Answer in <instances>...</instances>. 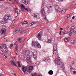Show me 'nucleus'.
<instances>
[{"label": "nucleus", "instance_id": "obj_1", "mask_svg": "<svg viewBox=\"0 0 76 76\" xmlns=\"http://www.w3.org/2000/svg\"><path fill=\"white\" fill-rule=\"evenodd\" d=\"M32 46L33 47H35V48H41V46L39 45V43L37 42H35L34 41L32 42Z\"/></svg>", "mask_w": 76, "mask_h": 76}, {"label": "nucleus", "instance_id": "obj_2", "mask_svg": "<svg viewBox=\"0 0 76 76\" xmlns=\"http://www.w3.org/2000/svg\"><path fill=\"white\" fill-rule=\"evenodd\" d=\"M42 12V16L44 17V18L45 19V20H47V17L46 15H45V10H44V8H43L42 10H41Z\"/></svg>", "mask_w": 76, "mask_h": 76}, {"label": "nucleus", "instance_id": "obj_3", "mask_svg": "<svg viewBox=\"0 0 76 76\" xmlns=\"http://www.w3.org/2000/svg\"><path fill=\"white\" fill-rule=\"evenodd\" d=\"M14 46H15L14 51L16 53H17V52H18V46L19 45L17 42H15L14 44Z\"/></svg>", "mask_w": 76, "mask_h": 76}, {"label": "nucleus", "instance_id": "obj_4", "mask_svg": "<svg viewBox=\"0 0 76 76\" xmlns=\"http://www.w3.org/2000/svg\"><path fill=\"white\" fill-rule=\"evenodd\" d=\"M0 32L1 34L3 35H4L6 34V29L4 28H3L1 29L0 31Z\"/></svg>", "mask_w": 76, "mask_h": 76}, {"label": "nucleus", "instance_id": "obj_5", "mask_svg": "<svg viewBox=\"0 0 76 76\" xmlns=\"http://www.w3.org/2000/svg\"><path fill=\"white\" fill-rule=\"evenodd\" d=\"M10 63L12 64V65H13L14 66H17L15 64V61H14V60L13 58H11L10 59Z\"/></svg>", "mask_w": 76, "mask_h": 76}, {"label": "nucleus", "instance_id": "obj_6", "mask_svg": "<svg viewBox=\"0 0 76 76\" xmlns=\"http://www.w3.org/2000/svg\"><path fill=\"white\" fill-rule=\"evenodd\" d=\"M55 62L56 64H57V65H60V63H61L60 60L58 58L56 59V60L55 61Z\"/></svg>", "mask_w": 76, "mask_h": 76}, {"label": "nucleus", "instance_id": "obj_7", "mask_svg": "<svg viewBox=\"0 0 76 76\" xmlns=\"http://www.w3.org/2000/svg\"><path fill=\"white\" fill-rule=\"evenodd\" d=\"M55 8L56 11H58V12H61V10L58 7V5H56Z\"/></svg>", "mask_w": 76, "mask_h": 76}, {"label": "nucleus", "instance_id": "obj_8", "mask_svg": "<svg viewBox=\"0 0 76 76\" xmlns=\"http://www.w3.org/2000/svg\"><path fill=\"white\" fill-rule=\"evenodd\" d=\"M7 22H8L7 20H2L0 21L1 23L2 24H5L6 23H7Z\"/></svg>", "mask_w": 76, "mask_h": 76}, {"label": "nucleus", "instance_id": "obj_9", "mask_svg": "<svg viewBox=\"0 0 76 76\" xmlns=\"http://www.w3.org/2000/svg\"><path fill=\"white\" fill-rule=\"evenodd\" d=\"M28 69V67H24L23 66H22V70L23 72L24 73L26 72V70Z\"/></svg>", "mask_w": 76, "mask_h": 76}, {"label": "nucleus", "instance_id": "obj_10", "mask_svg": "<svg viewBox=\"0 0 76 76\" xmlns=\"http://www.w3.org/2000/svg\"><path fill=\"white\" fill-rule=\"evenodd\" d=\"M28 26H31V28H33V27H35V26L36 24H34V23H30L28 24Z\"/></svg>", "mask_w": 76, "mask_h": 76}, {"label": "nucleus", "instance_id": "obj_11", "mask_svg": "<svg viewBox=\"0 0 76 76\" xmlns=\"http://www.w3.org/2000/svg\"><path fill=\"white\" fill-rule=\"evenodd\" d=\"M71 31L73 32V34L75 33L76 32V29L75 28L74 26H73L72 28Z\"/></svg>", "mask_w": 76, "mask_h": 76}, {"label": "nucleus", "instance_id": "obj_12", "mask_svg": "<svg viewBox=\"0 0 76 76\" xmlns=\"http://www.w3.org/2000/svg\"><path fill=\"white\" fill-rule=\"evenodd\" d=\"M53 53L54 56H58V54H57V50H54L53 49Z\"/></svg>", "mask_w": 76, "mask_h": 76}, {"label": "nucleus", "instance_id": "obj_13", "mask_svg": "<svg viewBox=\"0 0 76 76\" xmlns=\"http://www.w3.org/2000/svg\"><path fill=\"white\" fill-rule=\"evenodd\" d=\"M22 1L24 4H28L29 3L28 0H23Z\"/></svg>", "mask_w": 76, "mask_h": 76}, {"label": "nucleus", "instance_id": "obj_14", "mask_svg": "<svg viewBox=\"0 0 76 76\" xmlns=\"http://www.w3.org/2000/svg\"><path fill=\"white\" fill-rule=\"evenodd\" d=\"M8 20H12L13 19V17L12 15H8L7 17Z\"/></svg>", "mask_w": 76, "mask_h": 76}, {"label": "nucleus", "instance_id": "obj_15", "mask_svg": "<svg viewBox=\"0 0 76 76\" xmlns=\"http://www.w3.org/2000/svg\"><path fill=\"white\" fill-rule=\"evenodd\" d=\"M37 53L36 52H34L33 53V56H34V59L35 60L37 59Z\"/></svg>", "mask_w": 76, "mask_h": 76}, {"label": "nucleus", "instance_id": "obj_16", "mask_svg": "<svg viewBox=\"0 0 76 76\" xmlns=\"http://www.w3.org/2000/svg\"><path fill=\"white\" fill-rule=\"evenodd\" d=\"M31 58L30 57H28L27 58V60L28 61L29 63H32V61H31Z\"/></svg>", "mask_w": 76, "mask_h": 76}, {"label": "nucleus", "instance_id": "obj_17", "mask_svg": "<svg viewBox=\"0 0 76 76\" xmlns=\"http://www.w3.org/2000/svg\"><path fill=\"white\" fill-rule=\"evenodd\" d=\"M75 5H76L75 4H72V5L71 6V8H72V9H75V8H76V7L75 6Z\"/></svg>", "mask_w": 76, "mask_h": 76}, {"label": "nucleus", "instance_id": "obj_18", "mask_svg": "<svg viewBox=\"0 0 76 76\" xmlns=\"http://www.w3.org/2000/svg\"><path fill=\"white\" fill-rule=\"evenodd\" d=\"M15 31H16L17 32H19L20 31H22V29L20 28H17L16 29H15Z\"/></svg>", "mask_w": 76, "mask_h": 76}, {"label": "nucleus", "instance_id": "obj_19", "mask_svg": "<svg viewBox=\"0 0 76 76\" xmlns=\"http://www.w3.org/2000/svg\"><path fill=\"white\" fill-rule=\"evenodd\" d=\"M29 31V30L28 29H26L25 30H23L22 29V31L20 32V33H22V32H24V33H27Z\"/></svg>", "mask_w": 76, "mask_h": 76}, {"label": "nucleus", "instance_id": "obj_20", "mask_svg": "<svg viewBox=\"0 0 76 76\" xmlns=\"http://www.w3.org/2000/svg\"><path fill=\"white\" fill-rule=\"evenodd\" d=\"M33 69L34 67H33V66H30L29 67V69L27 71V72H29V70H33Z\"/></svg>", "mask_w": 76, "mask_h": 76}, {"label": "nucleus", "instance_id": "obj_21", "mask_svg": "<svg viewBox=\"0 0 76 76\" xmlns=\"http://www.w3.org/2000/svg\"><path fill=\"white\" fill-rule=\"evenodd\" d=\"M39 16V15L38 14H34V17L36 18H38Z\"/></svg>", "mask_w": 76, "mask_h": 76}, {"label": "nucleus", "instance_id": "obj_22", "mask_svg": "<svg viewBox=\"0 0 76 76\" xmlns=\"http://www.w3.org/2000/svg\"><path fill=\"white\" fill-rule=\"evenodd\" d=\"M57 46L56 44L54 45L53 49L54 50H57Z\"/></svg>", "mask_w": 76, "mask_h": 76}, {"label": "nucleus", "instance_id": "obj_23", "mask_svg": "<svg viewBox=\"0 0 76 76\" xmlns=\"http://www.w3.org/2000/svg\"><path fill=\"white\" fill-rule=\"evenodd\" d=\"M48 74L50 75H52L53 74V71L52 70H50L48 72Z\"/></svg>", "mask_w": 76, "mask_h": 76}, {"label": "nucleus", "instance_id": "obj_24", "mask_svg": "<svg viewBox=\"0 0 76 76\" xmlns=\"http://www.w3.org/2000/svg\"><path fill=\"white\" fill-rule=\"evenodd\" d=\"M42 34V33L41 31H40L39 33H38L37 34V37H39L40 36H41V35Z\"/></svg>", "mask_w": 76, "mask_h": 76}, {"label": "nucleus", "instance_id": "obj_25", "mask_svg": "<svg viewBox=\"0 0 76 76\" xmlns=\"http://www.w3.org/2000/svg\"><path fill=\"white\" fill-rule=\"evenodd\" d=\"M5 53H8V55H9V56H10V55L11 54V53H10V51H9V50H5Z\"/></svg>", "mask_w": 76, "mask_h": 76}, {"label": "nucleus", "instance_id": "obj_26", "mask_svg": "<svg viewBox=\"0 0 76 76\" xmlns=\"http://www.w3.org/2000/svg\"><path fill=\"white\" fill-rule=\"evenodd\" d=\"M69 40H70V37H68L67 38H65L64 39V41H65V42H67L68 41H69Z\"/></svg>", "mask_w": 76, "mask_h": 76}, {"label": "nucleus", "instance_id": "obj_27", "mask_svg": "<svg viewBox=\"0 0 76 76\" xmlns=\"http://www.w3.org/2000/svg\"><path fill=\"white\" fill-rule=\"evenodd\" d=\"M71 72V73L73 75H75V74H76V71H74V69L73 70H72L70 71Z\"/></svg>", "mask_w": 76, "mask_h": 76}, {"label": "nucleus", "instance_id": "obj_28", "mask_svg": "<svg viewBox=\"0 0 76 76\" xmlns=\"http://www.w3.org/2000/svg\"><path fill=\"white\" fill-rule=\"evenodd\" d=\"M8 16H5L4 17V20H7L8 18H7Z\"/></svg>", "mask_w": 76, "mask_h": 76}, {"label": "nucleus", "instance_id": "obj_29", "mask_svg": "<svg viewBox=\"0 0 76 76\" xmlns=\"http://www.w3.org/2000/svg\"><path fill=\"white\" fill-rule=\"evenodd\" d=\"M71 44H73L74 45H75V42H74V41L73 40H72L71 41Z\"/></svg>", "mask_w": 76, "mask_h": 76}, {"label": "nucleus", "instance_id": "obj_30", "mask_svg": "<svg viewBox=\"0 0 76 76\" xmlns=\"http://www.w3.org/2000/svg\"><path fill=\"white\" fill-rule=\"evenodd\" d=\"M52 41H53V40L52 39V38H50V39H48V42H49V43H51V42Z\"/></svg>", "mask_w": 76, "mask_h": 76}, {"label": "nucleus", "instance_id": "obj_31", "mask_svg": "<svg viewBox=\"0 0 76 76\" xmlns=\"http://www.w3.org/2000/svg\"><path fill=\"white\" fill-rule=\"evenodd\" d=\"M4 48L6 49V50L7 49V47L6 46V45L4 44Z\"/></svg>", "mask_w": 76, "mask_h": 76}, {"label": "nucleus", "instance_id": "obj_32", "mask_svg": "<svg viewBox=\"0 0 76 76\" xmlns=\"http://www.w3.org/2000/svg\"><path fill=\"white\" fill-rule=\"evenodd\" d=\"M20 6L21 7H22V8H23L24 9V8L25 7V5H24L23 4H21Z\"/></svg>", "mask_w": 76, "mask_h": 76}, {"label": "nucleus", "instance_id": "obj_33", "mask_svg": "<svg viewBox=\"0 0 76 76\" xmlns=\"http://www.w3.org/2000/svg\"><path fill=\"white\" fill-rule=\"evenodd\" d=\"M18 40L19 41V43H20L22 41V39L21 38H20L18 39Z\"/></svg>", "mask_w": 76, "mask_h": 76}, {"label": "nucleus", "instance_id": "obj_34", "mask_svg": "<svg viewBox=\"0 0 76 76\" xmlns=\"http://www.w3.org/2000/svg\"><path fill=\"white\" fill-rule=\"evenodd\" d=\"M0 53L1 54H2V55H4V53H3V52L2 51V50H0Z\"/></svg>", "mask_w": 76, "mask_h": 76}, {"label": "nucleus", "instance_id": "obj_35", "mask_svg": "<svg viewBox=\"0 0 76 76\" xmlns=\"http://www.w3.org/2000/svg\"><path fill=\"white\" fill-rule=\"evenodd\" d=\"M15 12L16 13H18L19 12H20V10H16L15 11Z\"/></svg>", "mask_w": 76, "mask_h": 76}, {"label": "nucleus", "instance_id": "obj_36", "mask_svg": "<svg viewBox=\"0 0 76 76\" xmlns=\"http://www.w3.org/2000/svg\"><path fill=\"white\" fill-rule=\"evenodd\" d=\"M66 12V10H64L61 11V13L62 14H64Z\"/></svg>", "mask_w": 76, "mask_h": 76}, {"label": "nucleus", "instance_id": "obj_37", "mask_svg": "<svg viewBox=\"0 0 76 76\" xmlns=\"http://www.w3.org/2000/svg\"><path fill=\"white\" fill-rule=\"evenodd\" d=\"M72 34H73V32L71 30L69 32V35L70 36L72 35Z\"/></svg>", "mask_w": 76, "mask_h": 76}, {"label": "nucleus", "instance_id": "obj_38", "mask_svg": "<svg viewBox=\"0 0 76 76\" xmlns=\"http://www.w3.org/2000/svg\"><path fill=\"white\" fill-rule=\"evenodd\" d=\"M72 70H74V69H73V68H72V66H70V72H71V71H72Z\"/></svg>", "mask_w": 76, "mask_h": 76}, {"label": "nucleus", "instance_id": "obj_39", "mask_svg": "<svg viewBox=\"0 0 76 76\" xmlns=\"http://www.w3.org/2000/svg\"><path fill=\"white\" fill-rule=\"evenodd\" d=\"M67 32V31H66V30H65L64 32V33H63V35H64V34H66Z\"/></svg>", "mask_w": 76, "mask_h": 76}, {"label": "nucleus", "instance_id": "obj_40", "mask_svg": "<svg viewBox=\"0 0 76 76\" xmlns=\"http://www.w3.org/2000/svg\"><path fill=\"white\" fill-rule=\"evenodd\" d=\"M24 23L25 25H26V24H28V23L27 21H24Z\"/></svg>", "mask_w": 76, "mask_h": 76}, {"label": "nucleus", "instance_id": "obj_41", "mask_svg": "<svg viewBox=\"0 0 76 76\" xmlns=\"http://www.w3.org/2000/svg\"><path fill=\"white\" fill-rule=\"evenodd\" d=\"M17 32H16V31L15 30V31H13V34H14V35H15V34H16V33H17Z\"/></svg>", "mask_w": 76, "mask_h": 76}, {"label": "nucleus", "instance_id": "obj_42", "mask_svg": "<svg viewBox=\"0 0 76 76\" xmlns=\"http://www.w3.org/2000/svg\"><path fill=\"white\" fill-rule=\"evenodd\" d=\"M4 58H7V56L6 55H4Z\"/></svg>", "mask_w": 76, "mask_h": 76}, {"label": "nucleus", "instance_id": "obj_43", "mask_svg": "<svg viewBox=\"0 0 76 76\" xmlns=\"http://www.w3.org/2000/svg\"><path fill=\"white\" fill-rule=\"evenodd\" d=\"M18 66L19 67H21V66H20V63H18Z\"/></svg>", "mask_w": 76, "mask_h": 76}, {"label": "nucleus", "instance_id": "obj_44", "mask_svg": "<svg viewBox=\"0 0 76 76\" xmlns=\"http://www.w3.org/2000/svg\"><path fill=\"white\" fill-rule=\"evenodd\" d=\"M24 9H25L27 11V12H28V9H27V8H26L25 7L24 8Z\"/></svg>", "mask_w": 76, "mask_h": 76}, {"label": "nucleus", "instance_id": "obj_45", "mask_svg": "<svg viewBox=\"0 0 76 76\" xmlns=\"http://www.w3.org/2000/svg\"><path fill=\"white\" fill-rule=\"evenodd\" d=\"M69 17H70V15L69 14H68L67 15V18H69Z\"/></svg>", "mask_w": 76, "mask_h": 76}, {"label": "nucleus", "instance_id": "obj_46", "mask_svg": "<svg viewBox=\"0 0 76 76\" xmlns=\"http://www.w3.org/2000/svg\"><path fill=\"white\" fill-rule=\"evenodd\" d=\"M47 58H44L43 60V61H46V60H47Z\"/></svg>", "mask_w": 76, "mask_h": 76}, {"label": "nucleus", "instance_id": "obj_47", "mask_svg": "<svg viewBox=\"0 0 76 76\" xmlns=\"http://www.w3.org/2000/svg\"><path fill=\"white\" fill-rule=\"evenodd\" d=\"M51 7H52V6H50V7H48V9H50V8H51Z\"/></svg>", "mask_w": 76, "mask_h": 76}, {"label": "nucleus", "instance_id": "obj_48", "mask_svg": "<svg viewBox=\"0 0 76 76\" xmlns=\"http://www.w3.org/2000/svg\"><path fill=\"white\" fill-rule=\"evenodd\" d=\"M11 73H12V74H14V72L13 71H12L11 72Z\"/></svg>", "mask_w": 76, "mask_h": 76}, {"label": "nucleus", "instance_id": "obj_49", "mask_svg": "<svg viewBox=\"0 0 76 76\" xmlns=\"http://www.w3.org/2000/svg\"><path fill=\"white\" fill-rule=\"evenodd\" d=\"M24 54H24L23 53H21V56H24Z\"/></svg>", "mask_w": 76, "mask_h": 76}, {"label": "nucleus", "instance_id": "obj_50", "mask_svg": "<svg viewBox=\"0 0 76 76\" xmlns=\"http://www.w3.org/2000/svg\"><path fill=\"white\" fill-rule=\"evenodd\" d=\"M15 10H17V8L16 7H15V8L14 9V10L15 11Z\"/></svg>", "mask_w": 76, "mask_h": 76}, {"label": "nucleus", "instance_id": "obj_51", "mask_svg": "<svg viewBox=\"0 0 76 76\" xmlns=\"http://www.w3.org/2000/svg\"><path fill=\"white\" fill-rule=\"evenodd\" d=\"M13 44H11L10 45V46L11 47H13Z\"/></svg>", "mask_w": 76, "mask_h": 76}, {"label": "nucleus", "instance_id": "obj_52", "mask_svg": "<svg viewBox=\"0 0 76 76\" xmlns=\"http://www.w3.org/2000/svg\"><path fill=\"white\" fill-rule=\"evenodd\" d=\"M0 76H4V74L0 75Z\"/></svg>", "mask_w": 76, "mask_h": 76}, {"label": "nucleus", "instance_id": "obj_53", "mask_svg": "<svg viewBox=\"0 0 76 76\" xmlns=\"http://www.w3.org/2000/svg\"><path fill=\"white\" fill-rule=\"evenodd\" d=\"M72 19H75V16H73V17H72Z\"/></svg>", "mask_w": 76, "mask_h": 76}, {"label": "nucleus", "instance_id": "obj_54", "mask_svg": "<svg viewBox=\"0 0 76 76\" xmlns=\"http://www.w3.org/2000/svg\"><path fill=\"white\" fill-rule=\"evenodd\" d=\"M58 1H63V0H58Z\"/></svg>", "mask_w": 76, "mask_h": 76}, {"label": "nucleus", "instance_id": "obj_55", "mask_svg": "<svg viewBox=\"0 0 76 76\" xmlns=\"http://www.w3.org/2000/svg\"><path fill=\"white\" fill-rule=\"evenodd\" d=\"M64 66V64H62V67H63V66Z\"/></svg>", "mask_w": 76, "mask_h": 76}, {"label": "nucleus", "instance_id": "obj_56", "mask_svg": "<svg viewBox=\"0 0 76 76\" xmlns=\"http://www.w3.org/2000/svg\"><path fill=\"white\" fill-rule=\"evenodd\" d=\"M2 47H3L2 46H0V49H2Z\"/></svg>", "mask_w": 76, "mask_h": 76}, {"label": "nucleus", "instance_id": "obj_57", "mask_svg": "<svg viewBox=\"0 0 76 76\" xmlns=\"http://www.w3.org/2000/svg\"><path fill=\"white\" fill-rule=\"evenodd\" d=\"M15 22V20H14L12 22L13 23H14Z\"/></svg>", "mask_w": 76, "mask_h": 76}, {"label": "nucleus", "instance_id": "obj_58", "mask_svg": "<svg viewBox=\"0 0 76 76\" xmlns=\"http://www.w3.org/2000/svg\"><path fill=\"white\" fill-rule=\"evenodd\" d=\"M60 30H63V29L62 28H60Z\"/></svg>", "mask_w": 76, "mask_h": 76}, {"label": "nucleus", "instance_id": "obj_59", "mask_svg": "<svg viewBox=\"0 0 76 76\" xmlns=\"http://www.w3.org/2000/svg\"><path fill=\"white\" fill-rule=\"evenodd\" d=\"M24 24V23H21V25H23Z\"/></svg>", "mask_w": 76, "mask_h": 76}, {"label": "nucleus", "instance_id": "obj_60", "mask_svg": "<svg viewBox=\"0 0 76 76\" xmlns=\"http://www.w3.org/2000/svg\"><path fill=\"white\" fill-rule=\"evenodd\" d=\"M6 1L7 2H8V1H8V0H6Z\"/></svg>", "mask_w": 76, "mask_h": 76}, {"label": "nucleus", "instance_id": "obj_61", "mask_svg": "<svg viewBox=\"0 0 76 76\" xmlns=\"http://www.w3.org/2000/svg\"><path fill=\"white\" fill-rule=\"evenodd\" d=\"M72 20H70V22H72Z\"/></svg>", "mask_w": 76, "mask_h": 76}, {"label": "nucleus", "instance_id": "obj_62", "mask_svg": "<svg viewBox=\"0 0 76 76\" xmlns=\"http://www.w3.org/2000/svg\"><path fill=\"white\" fill-rule=\"evenodd\" d=\"M61 34V31H60V34Z\"/></svg>", "mask_w": 76, "mask_h": 76}, {"label": "nucleus", "instance_id": "obj_63", "mask_svg": "<svg viewBox=\"0 0 76 76\" xmlns=\"http://www.w3.org/2000/svg\"><path fill=\"white\" fill-rule=\"evenodd\" d=\"M15 58H16V56H15L14 57V59H15Z\"/></svg>", "mask_w": 76, "mask_h": 76}, {"label": "nucleus", "instance_id": "obj_64", "mask_svg": "<svg viewBox=\"0 0 76 76\" xmlns=\"http://www.w3.org/2000/svg\"><path fill=\"white\" fill-rule=\"evenodd\" d=\"M21 9H22V10H23V8H21Z\"/></svg>", "mask_w": 76, "mask_h": 76}]
</instances>
